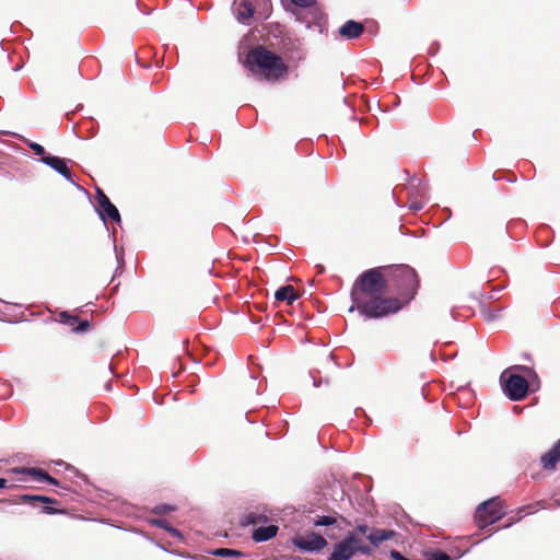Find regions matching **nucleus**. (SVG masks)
<instances>
[{
  "mask_svg": "<svg viewBox=\"0 0 560 560\" xmlns=\"http://www.w3.org/2000/svg\"><path fill=\"white\" fill-rule=\"evenodd\" d=\"M409 210L416 211L421 210L425 207L427 186L422 184V180L416 176L409 180Z\"/></svg>",
  "mask_w": 560,
  "mask_h": 560,
  "instance_id": "9",
  "label": "nucleus"
},
{
  "mask_svg": "<svg viewBox=\"0 0 560 560\" xmlns=\"http://www.w3.org/2000/svg\"><path fill=\"white\" fill-rule=\"evenodd\" d=\"M318 271L323 272L324 271V267L323 266H318Z\"/></svg>",
  "mask_w": 560,
  "mask_h": 560,
  "instance_id": "33",
  "label": "nucleus"
},
{
  "mask_svg": "<svg viewBox=\"0 0 560 560\" xmlns=\"http://www.w3.org/2000/svg\"><path fill=\"white\" fill-rule=\"evenodd\" d=\"M95 200L101 210H118L100 187H96Z\"/></svg>",
  "mask_w": 560,
  "mask_h": 560,
  "instance_id": "18",
  "label": "nucleus"
},
{
  "mask_svg": "<svg viewBox=\"0 0 560 560\" xmlns=\"http://www.w3.org/2000/svg\"><path fill=\"white\" fill-rule=\"evenodd\" d=\"M396 536V532L393 529H384V528H371L370 533L366 535V539L370 541V547L374 551V548L381 546L383 541L389 540Z\"/></svg>",
  "mask_w": 560,
  "mask_h": 560,
  "instance_id": "11",
  "label": "nucleus"
},
{
  "mask_svg": "<svg viewBox=\"0 0 560 560\" xmlns=\"http://www.w3.org/2000/svg\"><path fill=\"white\" fill-rule=\"evenodd\" d=\"M364 24L353 20H348L339 27V35L343 39H357L364 33Z\"/></svg>",
  "mask_w": 560,
  "mask_h": 560,
  "instance_id": "10",
  "label": "nucleus"
},
{
  "mask_svg": "<svg viewBox=\"0 0 560 560\" xmlns=\"http://www.w3.org/2000/svg\"><path fill=\"white\" fill-rule=\"evenodd\" d=\"M174 510H175V508L172 506V505L162 504V505H158L154 509V512L158 513V514H165V513L172 512Z\"/></svg>",
  "mask_w": 560,
  "mask_h": 560,
  "instance_id": "29",
  "label": "nucleus"
},
{
  "mask_svg": "<svg viewBox=\"0 0 560 560\" xmlns=\"http://www.w3.org/2000/svg\"><path fill=\"white\" fill-rule=\"evenodd\" d=\"M243 65L255 77L271 83L284 79L289 72L283 59L261 45L248 50Z\"/></svg>",
  "mask_w": 560,
  "mask_h": 560,
  "instance_id": "2",
  "label": "nucleus"
},
{
  "mask_svg": "<svg viewBox=\"0 0 560 560\" xmlns=\"http://www.w3.org/2000/svg\"><path fill=\"white\" fill-rule=\"evenodd\" d=\"M292 544L300 550L314 552L324 549L328 542L322 535L308 532L303 535L294 536Z\"/></svg>",
  "mask_w": 560,
  "mask_h": 560,
  "instance_id": "8",
  "label": "nucleus"
},
{
  "mask_svg": "<svg viewBox=\"0 0 560 560\" xmlns=\"http://www.w3.org/2000/svg\"><path fill=\"white\" fill-rule=\"evenodd\" d=\"M387 282L397 291L396 296H392L401 303V308L407 305L417 294L419 289V278L413 268L408 265H396L383 267Z\"/></svg>",
  "mask_w": 560,
  "mask_h": 560,
  "instance_id": "3",
  "label": "nucleus"
},
{
  "mask_svg": "<svg viewBox=\"0 0 560 560\" xmlns=\"http://www.w3.org/2000/svg\"><path fill=\"white\" fill-rule=\"evenodd\" d=\"M388 282L383 267L371 268L362 272L351 289V300L354 308L368 318H382L396 314L401 310L398 300L387 296Z\"/></svg>",
  "mask_w": 560,
  "mask_h": 560,
  "instance_id": "1",
  "label": "nucleus"
},
{
  "mask_svg": "<svg viewBox=\"0 0 560 560\" xmlns=\"http://www.w3.org/2000/svg\"><path fill=\"white\" fill-rule=\"evenodd\" d=\"M504 513L503 501L499 497H495L477 506L475 522L479 528H485L501 520Z\"/></svg>",
  "mask_w": 560,
  "mask_h": 560,
  "instance_id": "7",
  "label": "nucleus"
},
{
  "mask_svg": "<svg viewBox=\"0 0 560 560\" xmlns=\"http://www.w3.org/2000/svg\"><path fill=\"white\" fill-rule=\"evenodd\" d=\"M40 160L43 163H45L46 165L54 168L55 171H57L59 174H61L66 178H68V179L71 178V171L67 166V163L63 159L48 154L47 156H44Z\"/></svg>",
  "mask_w": 560,
  "mask_h": 560,
  "instance_id": "12",
  "label": "nucleus"
},
{
  "mask_svg": "<svg viewBox=\"0 0 560 560\" xmlns=\"http://www.w3.org/2000/svg\"><path fill=\"white\" fill-rule=\"evenodd\" d=\"M539 509H546L544 501H537L532 504H527L524 506H521L516 511V517L513 518V521H520L523 517V514H529L538 511Z\"/></svg>",
  "mask_w": 560,
  "mask_h": 560,
  "instance_id": "17",
  "label": "nucleus"
},
{
  "mask_svg": "<svg viewBox=\"0 0 560 560\" xmlns=\"http://www.w3.org/2000/svg\"><path fill=\"white\" fill-rule=\"evenodd\" d=\"M8 486V480L5 478H0V489H4Z\"/></svg>",
  "mask_w": 560,
  "mask_h": 560,
  "instance_id": "32",
  "label": "nucleus"
},
{
  "mask_svg": "<svg viewBox=\"0 0 560 560\" xmlns=\"http://www.w3.org/2000/svg\"><path fill=\"white\" fill-rule=\"evenodd\" d=\"M278 529L276 525L261 526L253 532L252 537L257 542L267 541L277 535Z\"/></svg>",
  "mask_w": 560,
  "mask_h": 560,
  "instance_id": "15",
  "label": "nucleus"
},
{
  "mask_svg": "<svg viewBox=\"0 0 560 560\" xmlns=\"http://www.w3.org/2000/svg\"><path fill=\"white\" fill-rule=\"evenodd\" d=\"M269 0H234L233 12L240 23L249 25L255 14L258 19L268 16Z\"/></svg>",
  "mask_w": 560,
  "mask_h": 560,
  "instance_id": "6",
  "label": "nucleus"
},
{
  "mask_svg": "<svg viewBox=\"0 0 560 560\" xmlns=\"http://www.w3.org/2000/svg\"><path fill=\"white\" fill-rule=\"evenodd\" d=\"M545 469H553L560 462V440L540 458Z\"/></svg>",
  "mask_w": 560,
  "mask_h": 560,
  "instance_id": "13",
  "label": "nucleus"
},
{
  "mask_svg": "<svg viewBox=\"0 0 560 560\" xmlns=\"http://www.w3.org/2000/svg\"><path fill=\"white\" fill-rule=\"evenodd\" d=\"M217 557H241L242 552L235 549L218 548L212 552Z\"/></svg>",
  "mask_w": 560,
  "mask_h": 560,
  "instance_id": "22",
  "label": "nucleus"
},
{
  "mask_svg": "<svg viewBox=\"0 0 560 560\" xmlns=\"http://www.w3.org/2000/svg\"><path fill=\"white\" fill-rule=\"evenodd\" d=\"M275 299L280 302H287L289 305H292L294 301L299 299V294L295 291L293 285H284L279 288L275 293Z\"/></svg>",
  "mask_w": 560,
  "mask_h": 560,
  "instance_id": "14",
  "label": "nucleus"
},
{
  "mask_svg": "<svg viewBox=\"0 0 560 560\" xmlns=\"http://www.w3.org/2000/svg\"><path fill=\"white\" fill-rule=\"evenodd\" d=\"M246 518H247V522H248V523L256 524V522H257V521H256L257 516H256V515H254V514H248V515L246 516Z\"/></svg>",
  "mask_w": 560,
  "mask_h": 560,
  "instance_id": "30",
  "label": "nucleus"
},
{
  "mask_svg": "<svg viewBox=\"0 0 560 560\" xmlns=\"http://www.w3.org/2000/svg\"><path fill=\"white\" fill-rule=\"evenodd\" d=\"M336 523V518L332 517V516H317L315 520H314V525L315 526H329V525H334Z\"/></svg>",
  "mask_w": 560,
  "mask_h": 560,
  "instance_id": "24",
  "label": "nucleus"
},
{
  "mask_svg": "<svg viewBox=\"0 0 560 560\" xmlns=\"http://www.w3.org/2000/svg\"><path fill=\"white\" fill-rule=\"evenodd\" d=\"M20 501L22 503H28V504H33L34 502H42V503H46V504H56L57 503V500H55L52 498L45 497V495H31V494L21 495Z\"/></svg>",
  "mask_w": 560,
  "mask_h": 560,
  "instance_id": "19",
  "label": "nucleus"
},
{
  "mask_svg": "<svg viewBox=\"0 0 560 560\" xmlns=\"http://www.w3.org/2000/svg\"><path fill=\"white\" fill-rule=\"evenodd\" d=\"M152 524L156 525L160 528L165 529L166 532H168L174 537H180L179 530H177L176 528L172 527L171 524L166 520H163V518L153 520Z\"/></svg>",
  "mask_w": 560,
  "mask_h": 560,
  "instance_id": "21",
  "label": "nucleus"
},
{
  "mask_svg": "<svg viewBox=\"0 0 560 560\" xmlns=\"http://www.w3.org/2000/svg\"><path fill=\"white\" fill-rule=\"evenodd\" d=\"M510 370L528 373L530 369L525 365H514L505 370L501 375V383L505 395L513 401H520L528 393V382L522 375L509 373Z\"/></svg>",
  "mask_w": 560,
  "mask_h": 560,
  "instance_id": "5",
  "label": "nucleus"
},
{
  "mask_svg": "<svg viewBox=\"0 0 560 560\" xmlns=\"http://www.w3.org/2000/svg\"><path fill=\"white\" fill-rule=\"evenodd\" d=\"M44 512L47 513V514H54V513H57L58 510L49 508V506H45L44 508Z\"/></svg>",
  "mask_w": 560,
  "mask_h": 560,
  "instance_id": "31",
  "label": "nucleus"
},
{
  "mask_svg": "<svg viewBox=\"0 0 560 560\" xmlns=\"http://www.w3.org/2000/svg\"><path fill=\"white\" fill-rule=\"evenodd\" d=\"M357 553L371 557L373 550L354 532H349L339 542L334 545L332 552L327 560H351Z\"/></svg>",
  "mask_w": 560,
  "mask_h": 560,
  "instance_id": "4",
  "label": "nucleus"
},
{
  "mask_svg": "<svg viewBox=\"0 0 560 560\" xmlns=\"http://www.w3.org/2000/svg\"><path fill=\"white\" fill-rule=\"evenodd\" d=\"M23 472L30 476L35 481H47L51 485H59L58 480L51 477L47 471L42 468H25Z\"/></svg>",
  "mask_w": 560,
  "mask_h": 560,
  "instance_id": "16",
  "label": "nucleus"
},
{
  "mask_svg": "<svg viewBox=\"0 0 560 560\" xmlns=\"http://www.w3.org/2000/svg\"><path fill=\"white\" fill-rule=\"evenodd\" d=\"M100 219L104 224H107L108 220L115 223L120 222V212H97Z\"/></svg>",
  "mask_w": 560,
  "mask_h": 560,
  "instance_id": "23",
  "label": "nucleus"
},
{
  "mask_svg": "<svg viewBox=\"0 0 560 560\" xmlns=\"http://www.w3.org/2000/svg\"><path fill=\"white\" fill-rule=\"evenodd\" d=\"M91 325L89 320H80L77 323V326L73 328V331L75 332H84L90 329Z\"/></svg>",
  "mask_w": 560,
  "mask_h": 560,
  "instance_id": "26",
  "label": "nucleus"
},
{
  "mask_svg": "<svg viewBox=\"0 0 560 560\" xmlns=\"http://www.w3.org/2000/svg\"><path fill=\"white\" fill-rule=\"evenodd\" d=\"M370 530H371V528L368 525L359 524V525H357V527L352 532H354L357 536L359 534H361V535H364L366 537V535L370 533Z\"/></svg>",
  "mask_w": 560,
  "mask_h": 560,
  "instance_id": "28",
  "label": "nucleus"
},
{
  "mask_svg": "<svg viewBox=\"0 0 560 560\" xmlns=\"http://www.w3.org/2000/svg\"><path fill=\"white\" fill-rule=\"evenodd\" d=\"M292 3L300 8H311L316 4V0H291Z\"/></svg>",
  "mask_w": 560,
  "mask_h": 560,
  "instance_id": "27",
  "label": "nucleus"
},
{
  "mask_svg": "<svg viewBox=\"0 0 560 560\" xmlns=\"http://www.w3.org/2000/svg\"><path fill=\"white\" fill-rule=\"evenodd\" d=\"M30 148L32 149L35 155L42 156V159L48 155L46 154L45 148L36 142L30 143Z\"/></svg>",
  "mask_w": 560,
  "mask_h": 560,
  "instance_id": "25",
  "label": "nucleus"
},
{
  "mask_svg": "<svg viewBox=\"0 0 560 560\" xmlns=\"http://www.w3.org/2000/svg\"><path fill=\"white\" fill-rule=\"evenodd\" d=\"M57 322L68 325L73 329L77 326V323H79V317L63 311L58 314Z\"/></svg>",
  "mask_w": 560,
  "mask_h": 560,
  "instance_id": "20",
  "label": "nucleus"
}]
</instances>
